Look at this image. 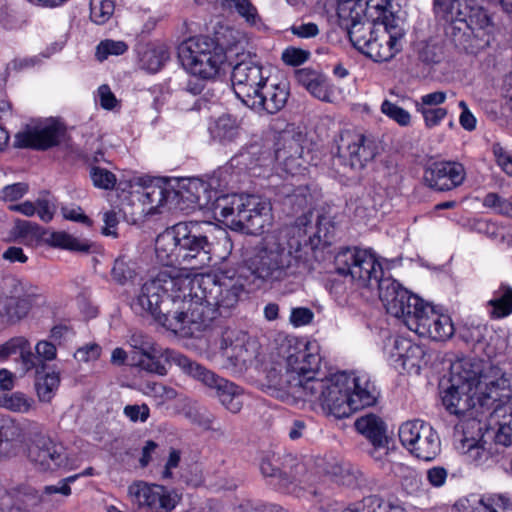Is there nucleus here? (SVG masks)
I'll return each mask as SVG.
<instances>
[{
    "instance_id": "ddd939ff",
    "label": "nucleus",
    "mask_w": 512,
    "mask_h": 512,
    "mask_svg": "<svg viewBox=\"0 0 512 512\" xmlns=\"http://www.w3.org/2000/svg\"><path fill=\"white\" fill-rule=\"evenodd\" d=\"M401 444L416 458L432 461L441 451V441L434 428L422 420H411L399 428Z\"/></svg>"
},
{
    "instance_id": "052dcab7",
    "label": "nucleus",
    "mask_w": 512,
    "mask_h": 512,
    "mask_svg": "<svg viewBox=\"0 0 512 512\" xmlns=\"http://www.w3.org/2000/svg\"><path fill=\"white\" fill-rule=\"evenodd\" d=\"M417 111L423 115L425 125L432 128L438 125L447 115V110L441 107H424L416 105Z\"/></svg>"
},
{
    "instance_id": "338daca9",
    "label": "nucleus",
    "mask_w": 512,
    "mask_h": 512,
    "mask_svg": "<svg viewBox=\"0 0 512 512\" xmlns=\"http://www.w3.org/2000/svg\"><path fill=\"white\" fill-rule=\"evenodd\" d=\"M492 150L497 164L507 175L512 176V155L506 152L499 143L493 144Z\"/></svg>"
},
{
    "instance_id": "de8ad7c7",
    "label": "nucleus",
    "mask_w": 512,
    "mask_h": 512,
    "mask_svg": "<svg viewBox=\"0 0 512 512\" xmlns=\"http://www.w3.org/2000/svg\"><path fill=\"white\" fill-rule=\"evenodd\" d=\"M136 275L134 264L127 261L125 257H118L111 270L113 280L119 285H125Z\"/></svg>"
},
{
    "instance_id": "bf43d9fd",
    "label": "nucleus",
    "mask_w": 512,
    "mask_h": 512,
    "mask_svg": "<svg viewBox=\"0 0 512 512\" xmlns=\"http://www.w3.org/2000/svg\"><path fill=\"white\" fill-rule=\"evenodd\" d=\"M129 344L133 348L131 354H149L157 347L150 337L141 332H134L129 338Z\"/></svg>"
},
{
    "instance_id": "5701e85b",
    "label": "nucleus",
    "mask_w": 512,
    "mask_h": 512,
    "mask_svg": "<svg viewBox=\"0 0 512 512\" xmlns=\"http://www.w3.org/2000/svg\"><path fill=\"white\" fill-rule=\"evenodd\" d=\"M445 33L458 50L469 54L479 53L489 47L492 41L487 33L477 34L460 18L449 23Z\"/></svg>"
},
{
    "instance_id": "58836bf2",
    "label": "nucleus",
    "mask_w": 512,
    "mask_h": 512,
    "mask_svg": "<svg viewBox=\"0 0 512 512\" xmlns=\"http://www.w3.org/2000/svg\"><path fill=\"white\" fill-rule=\"evenodd\" d=\"M488 305L492 308L490 312L492 318L500 319L509 316L512 313V288L506 284H500L494 290Z\"/></svg>"
},
{
    "instance_id": "e2e57ef3",
    "label": "nucleus",
    "mask_w": 512,
    "mask_h": 512,
    "mask_svg": "<svg viewBox=\"0 0 512 512\" xmlns=\"http://www.w3.org/2000/svg\"><path fill=\"white\" fill-rule=\"evenodd\" d=\"M309 57V52L300 48H286L281 56L282 61L291 66H298L304 63Z\"/></svg>"
},
{
    "instance_id": "2eb2a0df",
    "label": "nucleus",
    "mask_w": 512,
    "mask_h": 512,
    "mask_svg": "<svg viewBox=\"0 0 512 512\" xmlns=\"http://www.w3.org/2000/svg\"><path fill=\"white\" fill-rule=\"evenodd\" d=\"M260 471L271 478L278 489L287 494H296L299 490V474L304 466L291 454L269 452L262 456Z\"/></svg>"
},
{
    "instance_id": "393cba45",
    "label": "nucleus",
    "mask_w": 512,
    "mask_h": 512,
    "mask_svg": "<svg viewBox=\"0 0 512 512\" xmlns=\"http://www.w3.org/2000/svg\"><path fill=\"white\" fill-rule=\"evenodd\" d=\"M284 208L289 214L302 213L295 220L294 229L298 230V236L303 229L304 234H307V226L311 224L312 217V204L313 196L307 186H299L291 192H285L282 200Z\"/></svg>"
},
{
    "instance_id": "4468645a",
    "label": "nucleus",
    "mask_w": 512,
    "mask_h": 512,
    "mask_svg": "<svg viewBox=\"0 0 512 512\" xmlns=\"http://www.w3.org/2000/svg\"><path fill=\"white\" fill-rule=\"evenodd\" d=\"M67 136L65 124L58 118H46L33 125H27L15 134V148H30L46 151L62 144Z\"/></svg>"
},
{
    "instance_id": "6ab92c4d",
    "label": "nucleus",
    "mask_w": 512,
    "mask_h": 512,
    "mask_svg": "<svg viewBox=\"0 0 512 512\" xmlns=\"http://www.w3.org/2000/svg\"><path fill=\"white\" fill-rule=\"evenodd\" d=\"M28 458L42 472H52L69 465L65 448L42 433L34 435L28 447Z\"/></svg>"
},
{
    "instance_id": "1a4fd4ad",
    "label": "nucleus",
    "mask_w": 512,
    "mask_h": 512,
    "mask_svg": "<svg viewBox=\"0 0 512 512\" xmlns=\"http://www.w3.org/2000/svg\"><path fill=\"white\" fill-rule=\"evenodd\" d=\"M378 16L372 21L381 20L380 32L376 33L361 51L376 62L391 60L402 50V41L405 36L404 20L391 9H379Z\"/></svg>"
},
{
    "instance_id": "79ce46f5",
    "label": "nucleus",
    "mask_w": 512,
    "mask_h": 512,
    "mask_svg": "<svg viewBox=\"0 0 512 512\" xmlns=\"http://www.w3.org/2000/svg\"><path fill=\"white\" fill-rule=\"evenodd\" d=\"M0 407L15 413H28L34 409L35 401L25 393L16 391L0 395Z\"/></svg>"
},
{
    "instance_id": "13d9d810",
    "label": "nucleus",
    "mask_w": 512,
    "mask_h": 512,
    "mask_svg": "<svg viewBox=\"0 0 512 512\" xmlns=\"http://www.w3.org/2000/svg\"><path fill=\"white\" fill-rule=\"evenodd\" d=\"M463 446L467 447L466 457L475 464L483 463L490 457V452L484 447V442L467 440Z\"/></svg>"
},
{
    "instance_id": "37998d69",
    "label": "nucleus",
    "mask_w": 512,
    "mask_h": 512,
    "mask_svg": "<svg viewBox=\"0 0 512 512\" xmlns=\"http://www.w3.org/2000/svg\"><path fill=\"white\" fill-rule=\"evenodd\" d=\"M472 0H434V11L448 23L456 21L462 15L466 16L464 5Z\"/></svg>"
},
{
    "instance_id": "f8f14e48",
    "label": "nucleus",
    "mask_w": 512,
    "mask_h": 512,
    "mask_svg": "<svg viewBox=\"0 0 512 512\" xmlns=\"http://www.w3.org/2000/svg\"><path fill=\"white\" fill-rule=\"evenodd\" d=\"M178 362L182 371L201 382L211 390H214L221 404L230 412L238 413L243 407V389L235 383L220 377L205 366L179 357Z\"/></svg>"
},
{
    "instance_id": "9d476101",
    "label": "nucleus",
    "mask_w": 512,
    "mask_h": 512,
    "mask_svg": "<svg viewBox=\"0 0 512 512\" xmlns=\"http://www.w3.org/2000/svg\"><path fill=\"white\" fill-rule=\"evenodd\" d=\"M321 358L318 353H313L305 344L303 348H290L286 359V371L280 377L281 389L287 391L295 399L303 398L308 382L318 380L315 374L318 372Z\"/></svg>"
},
{
    "instance_id": "f03ea898",
    "label": "nucleus",
    "mask_w": 512,
    "mask_h": 512,
    "mask_svg": "<svg viewBox=\"0 0 512 512\" xmlns=\"http://www.w3.org/2000/svg\"><path fill=\"white\" fill-rule=\"evenodd\" d=\"M215 226L208 221H184L161 232L155 240L157 260L165 266L198 271L210 266Z\"/></svg>"
},
{
    "instance_id": "6e6d98bb",
    "label": "nucleus",
    "mask_w": 512,
    "mask_h": 512,
    "mask_svg": "<svg viewBox=\"0 0 512 512\" xmlns=\"http://www.w3.org/2000/svg\"><path fill=\"white\" fill-rule=\"evenodd\" d=\"M479 505L480 512H512V504L501 495L483 498Z\"/></svg>"
},
{
    "instance_id": "3c124183",
    "label": "nucleus",
    "mask_w": 512,
    "mask_h": 512,
    "mask_svg": "<svg viewBox=\"0 0 512 512\" xmlns=\"http://www.w3.org/2000/svg\"><path fill=\"white\" fill-rule=\"evenodd\" d=\"M25 346L26 347L21 350L17 359V362L21 364L23 372L27 374L34 370L36 373L40 369H46L47 364L40 362L39 356L32 352L30 341H28Z\"/></svg>"
},
{
    "instance_id": "c03bdc74",
    "label": "nucleus",
    "mask_w": 512,
    "mask_h": 512,
    "mask_svg": "<svg viewBox=\"0 0 512 512\" xmlns=\"http://www.w3.org/2000/svg\"><path fill=\"white\" fill-rule=\"evenodd\" d=\"M168 59L169 53L166 47L153 46L142 52L140 63L142 68L154 73L159 71Z\"/></svg>"
},
{
    "instance_id": "a878e982",
    "label": "nucleus",
    "mask_w": 512,
    "mask_h": 512,
    "mask_svg": "<svg viewBox=\"0 0 512 512\" xmlns=\"http://www.w3.org/2000/svg\"><path fill=\"white\" fill-rule=\"evenodd\" d=\"M179 357L189 359L179 352L171 349H161L157 346L153 349V352L149 354H131V361L132 365L140 368L141 370L163 376L167 374V368L162 360L166 363H174L181 368V365L178 362Z\"/></svg>"
},
{
    "instance_id": "f3484780",
    "label": "nucleus",
    "mask_w": 512,
    "mask_h": 512,
    "mask_svg": "<svg viewBox=\"0 0 512 512\" xmlns=\"http://www.w3.org/2000/svg\"><path fill=\"white\" fill-rule=\"evenodd\" d=\"M337 158L341 164L360 170L379 153L378 143L361 133L345 131L340 135Z\"/></svg>"
},
{
    "instance_id": "72a5a7b5",
    "label": "nucleus",
    "mask_w": 512,
    "mask_h": 512,
    "mask_svg": "<svg viewBox=\"0 0 512 512\" xmlns=\"http://www.w3.org/2000/svg\"><path fill=\"white\" fill-rule=\"evenodd\" d=\"M211 137L221 144L234 142L240 134V123L230 114L221 115L209 128Z\"/></svg>"
},
{
    "instance_id": "b1692460",
    "label": "nucleus",
    "mask_w": 512,
    "mask_h": 512,
    "mask_svg": "<svg viewBox=\"0 0 512 512\" xmlns=\"http://www.w3.org/2000/svg\"><path fill=\"white\" fill-rule=\"evenodd\" d=\"M289 97V87L285 82L269 83L263 85L261 91L252 96L247 107L257 113L275 114L282 110Z\"/></svg>"
},
{
    "instance_id": "0eeeda50",
    "label": "nucleus",
    "mask_w": 512,
    "mask_h": 512,
    "mask_svg": "<svg viewBox=\"0 0 512 512\" xmlns=\"http://www.w3.org/2000/svg\"><path fill=\"white\" fill-rule=\"evenodd\" d=\"M479 363L470 360L458 361L451 366L450 386L444 391L442 403L450 414L476 418L481 409L475 398Z\"/></svg>"
},
{
    "instance_id": "7ed1b4c3",
    "label": "nucleus",
    "mask_w": 512,
    "mask_h": 512,
    "mask_svg": "<svg viewBox=\"0 0 512 512\" xmlns=\"http://www.w3.org/2000/svg\"><path fill=\"white\" fill-rule=\"evenodd\" d=\"M306 389L307 392L299 400L318 403L324 414L337 419L373 406L378 397L376 386L365 372L358 375L339 372L331 378L308 382Z\"/></svg>"
},
{
    "instance_id": "774afa93",
    "label": "nucleus",
    "mask_w": 512,
    "mask_h": 512,
    "mask_svg": "<svg viewBox=\"0 0 512 512\" xmlns=\"http://www.w3.org/2000/svg\"><path fill=\"white\" fill-rule=\"evenodd\" d=\"M242 512H288L277 504H262L247 501L239 506Z\"/></svg>"
},
{
    "instance_id": "f704fd0d",
    "label": "nucleus",
    "mask_w": 512,
    "mask_h": 512,
    "mask_svg": "<svg viewBox=\"0 0 512 512\" xmlns=\"http://www.w3.org/2000/svg\"><path fill=\"white\" fill-rule=\"evenodd\" d=\"M464 11L466 16L462 15L460 19L465 21L477 34L487 33L493 38L494 24L486 9L481 6H473L468 2L464 5Z\"/></svg>"
},
{
    "instance_id": "aec40b11",
    "label": "nucleus",
    "mask_w": 512,
    "mask_h": 512,
    "mask_svg": "<svg viewBox=\"0 0 512 512\" xmlns=\"http://www.w3.org/2000/svg\"><path fill=\"white\" fill-rule=\"evenodd\" d=\"M408 329L435 341H444L454 334L450 317L437 313L429 304H424L418 315L409 318Z\"/></svg>"
},
{
    "instance_id": "09e8293b",
    "label": "nucleus",
    "mask_w": 512,
    "mask_h": 512,
    "mask_svg": "<svg viewBox=\"0 0 512 512\" xmlns=\"http://www.w3.org/2000/svg\"><path fill=\"white\" fill-rule=\"evenodd\" d=\"M36 213L43 222H50L56 212L55 199L49 191H41L35 201Z\"/></svg>"
},
{
    "instance_id": "39448f33",
    "label": "nucleus",
    "mask_w": 512,
    "mask_h": 512,
    "mask_svg": "<svg viewBox=\"0 0 512 512\" xmlns=\"http://www.w3.org/2000/svg\"><path fill=\"white\" fill-rule=\"evenodd\" d=\"M211 210L235 231L258 235L271 226V205L256 195L221 194L211 202Z\"/></svg>"
},
{
    "instance_id": "dca6fc26",
    "label": "nucleus",
    "mask_w": 512,
    "mask_h": 512,
    "mask_svg": "<svg viewBox=\"0 0 512 512\" xmlns=\"http://www.w3.org/2000/svg\"><path fill=\"white\" fill-rule=\"evenodd\" d=\"M127 497L138 512H171L177 503L176 495L166 487L143 480H135L128 486Z\"/></svg>"
},
{
    "instance_id": "e433bc0d",
    "label": "nucleus",
    "mask_w": 512,
    "mask_h": 512,
    "mask_svg": "<svg viewBox=\"0 0 512 512\" xmlns=\"http://www.w3.org/2000/svg\"><path fill=\"white\" fill-rule=\"evenodd\" d=\"M207 184L199 179H189L179 183L175 194L182 200L188 201L198 206L208 205L211 196L206 197Z\"/></svg>"
},
{
    "instance_id": "8fccbe9b",
    "label": "nucleus",
    "mask_w": 512,
    "mask_h": 512,
    "mask_svg": "<svg viewBox=\"0 0 512 512\" xmlns=\"http://www.w3.org/2000/svg\"><path fill=\"white\" fill-rule=\"evenodd\" d=\"M13 233L22 242L33 241L41 237V227L31 221L17 219L14 224Z\"/></svg>"
},
{
    "instance_id": "69168bd1",
    "label": "nucleus",
    "mask_w": 512,
    "mask_h": 512,
    "mask_svg": "<svg viewBox=\"0 0 512 512\" xmlns=\"http://www.w3.org/2000/svg\"><path fill=\"white\" fill-rule=\"evenodd\" d=\"M29 190L27 183L18 182L5 186L1 191V197L5 201H16L22 198Z\"/></svg>"
},
{
    "instance_id": "680f3d73",
    "label": "nucleus",
    "mask_w": 512,
    "mask_h": 512,
    "mask_svg": "<svg viewBox=\"0 0 512 512\" xmlns=\"http://www.w3.org/2000/svg\"><path fill=\"white\" fill-rule=\"evenodd\" d=\"M230 7H235L238 13L248 22L255 23L257 11L249 0H224Z\"/></svg>"
},
{
    "instance_id": "423d86ee",
    "label": "nucleus",
    "mask_w": 512,
    "mask_h": 512,
    "mask_svg": "<svg viewBox=\"0 0 512 512\" xmlns=\"http://www.w3.org/2000/svg\"><path fill=\"white\" fill-rule=\"evenodd\" d=\"M339 25L346 30L352 45L362 51L370 39L380 32L381 20L372 21L378 16L379 9H391L390 0H336Z\"/></svg>"
},
{
    "instance_id": "a19ab883",
    "label": "nucleus",
    "mask_w": 512,
    "mask_h": 512,
    "mask_svg": "<svg viewBox=\"0 0 512 512\" xmlns=\"http://www.w3.org/2000/svg\"><path fill=\"white\" fill-rule=\"evenodd\" d=\"M374 286L378 288L379 298L385 306L388 313H397L396 305L392 303L393 296L400 293V289H405L397 280L390 276H379Z\"/></svg>"
},
{
    "instance_id": "412c9836",
    "label": "nucleus",
    "mask_w": 512,
    "mask_h": 512,
    "mask_svg": "<svg viewBox=\"0 0 512 512\" xmlns=\"http://www.w3.org/2000/svg\"><path fill=\"white\" fill-rule=\"evenodd\" d=\"M466 178L464 166L459 162L438 161L430 164L423 174L424 183L439 192L450 191L460 186Z\"/></svg>"
},
{
    "instance_id": "49530a36",
    "label": "nucleus",
    "mask_w": 512,
    "mask_h": 512,
    "mask_svg": "<svg viewBox=\"0 0 512 512\" xmlns=\"http://www.w3.org/2000/svg\"><path fill=\"white\" fill-rule=\"evenodd\" d=\"M114 10L115 0H92L90 18L94 23L102 25L112 17Z\"/></svg>"
},
{
    "instance_id": "a211bd4d",
    "label": "nucleus",
    "mask_w": 512,
    "mask_h": 512,
    "mask_svg": "<svg viewBox=\"0 0 512 512\" xmlns=\"http://www.w3.org/2000/svg\"><path fill=\"white\" fill-rule=\"evenodd\" d=\"M268 80L269 76L264 67L252 59H245L235 64L231 72L232 89L244 105L261 91Z\"/></svg>"
},
{
    "instance_id": "5fc2aeb1",
    "label": "nucleus",
    "mask_w": 512,
    "mask_h": 512,
    "mask_svg": "<svg viewBox=\"0 0 512 512\" xmlns=\"http://www.w3.org/2000/svg\"><path fill=\"white\" fill-rule=\"evenodd\" d=\"M127 49L128 46L124 41L103 40L97 46L96 57L98 60L103 61L107 59L109 55H122Z\"/></svg>"
},
{
    "instance_id": "4d7b16f0",
    "label": "nucleus",
    "mask_w": 512,
    "mask_h": 512,
    "mask_svg": "<svg viewBox=\"0 0 512 512\" xmlns=\"http://www.w3.org/2000/svg\"><path fill=\"white\" fill-rule=\"evenodd\" d=\"M479 505L480 512H512V504L501 495L483 498Z\"/></svg>"
},
{
    "instance_id": "4be33fe9",
    "label": "nucleus",
    "mask_w": 512,
    "mask_h": 512,
    "mask_svg": "<svg viewBox=\"0 0 512 512\" xmlns=\"http://www.w3.org/2000/svg\"><path fill=\"white\" fill-rule=\"evenodd\" d=\"M220 352L223 366L227 369L242 371L252 362L254 352L250 351L246 343L245 334L233 330H225L220 340Z\"/></svg>"
},
{
    "instance_id": "bb28decb",
    "label": "nucleus",
    "mask_w": 512,
    "mask_h": 512,
    "mask_svg": "<svg viewBox=\"0 0 512 512\" xmlns=\"http://www.w3.org/2000/svg\"><path fill=\"white\" fill-rule=\"evenodd\" d=\"M334 232L335 228L330 218L324 215L318 216L315 228L308 224L307 234H303L306 238L299 240L297 246H300L302 242L309 245L312 250L321 246H329L333 241ZM300 233H304L303 230ZM299 237H302V234Z\"/></svg>"
},
{
    "instance_id": "6e6552de",
    "label": "nucleus",
    "mask_w": 512,
    "mask_h": 512,
    "mask_svg": "<svg viewBox=\"0 0 512 512\" xmlns=\"http://www.w3.org/2000/svg\"><path fill=\"white\" fill-rule=\"evenodd\" d=\"M298 257L276 240H267L246 261V270L263 282H279L295 273Z\"/></svg>"
},
{
    "instance_id": "c85d7f7f",
    "label": "nucleus",
    "mask_w": 512,
    "mask_h": 512,
    "mask_svg": "<svg viewBox=\"0 0 512 512\" xmlns=\"http://www.w3.org/2000/svg\"><path fill=\"white\" fill-rule=\"evenodd\" d=\"M32 300L29 296L0 297V318L9 324H15L29 314Z\"/></svg>"
},
{
    "instance_id": "0e129e2a",
    "label": "nucleus",
    "mask_w": 512,
    "mask_h": 512,
    "mask_svg": "<svg viewBox=\"0 0 512 512\" xmlns=\"http://www.w3.org/2000/svg\"><path fill=\"white\" fill-rule=\"evenodd\" d=\"M123 413L132 422H145L150 416V408L145 403L141 405H126Z\"/></svg>"
},
{
    "instance_id": "603ef678",
    "label": "nucleus",
    "mask_w": 512,
    "mask_h": 512,
    "mask_svg": "<svg viewBox=\"0 0 512 512\" xmlns=\"http://www.w3.org/2000/svg\"><path fill=\"white\" fill-rule=\"evenodd\" d=\"M90 177L95 187L104 190L114 189L117 182V178L114 173L97 166L90 169Z\"/></svg>"
},
{
    "instance_id": "ea45409f",
    "label": "nucleus",
    "mask_w": 512,
    "mask_h": 512,
    "mask_svg": "<svg viewBox=\"0 0 512 512\" xmlns=\"http://www.w3.org/2000/svg\"><path fill=\"white\" fill-rule=\"evenodd\" d=\"M302 134L295 130L293 125H287L286 128L279 133L276 157L294 156L300 153V142Z\"/></svg>"
},
{
    "instance_id": "a18cd8bd",
    "label": "nucleus",
    "mask_w": 512,
    "mask_h": 512,
    "mask_svg": "<svg viewBox=\"0 0 512 512\" xmlns=\"http://www.w3.org/2000/svg\"><path fill=\"white\" fill-rule=\"evenodd\" d=\"M27 501L31 502V504H37L41 501L35 489L30 487L23 488V490L19 489L6 512H27L29 505Z\"/></svg>"
},
{
    "instance_id": "2f4dec72",
    "label": "nucleus",
    "mask_w": 512,
    "mask_h": 512,
    "mask_svg": "<svg viewBox=\"0 0 512 512\" xmlns=\"http://www.w3.org/2000/svg\"><path fill=\"white\" fill-rule=\"evenodd\" d=\"M34 378L38 400L43 403L51 402L60 386V373L55 370L46 372V369H40L35 373Z\"/></svg>"
},
{
    "instance_id": "864d4df0",
    "label": "nucleus",
    "mask_w": 512,
    "mask_h": 512,
    "mask_svg": "<svg viewBox=\"0 0 512 512\" xmlns=\"http://www.w3.org/2000/svg\"><path fill=\"white\" fill-rule=\"evenodd\" d=\"M381 112L400 126L406 127L411 122L410 113L389 100L382 102Z\"/></svg>"
},
{
    "instance_id": "7c9ffc66",
    "label": "nucleus",
    "mask_w": 512,
    "mask_h": 512,
    "mask_svg": "<svg viewBox=\"0 0 512 512\" xmlns=\"http://www.w3.org/2000/svg\"><path fill=\"white\" fill-rule=\"evenodd\" d=\"M354 425L356 430L370 443L379 440H389L386 423L382 418L373 413L357 418Z\"/></svg>"
},
{
    "instance_id": "c9c22d12",
    "label": "nucleus",
    "mask_w": 512,
    "mask_h": 512,
    "mask_svg": "<svg viewBox=\"0 0 512 512\" xmlns=\"http://www.w3.org/2000/svg\"><path fill=\"white\" fill-rule=\"evenodd\" d=\"M214 53H225L222 46L206 36L190 39L180 51L181 61L186 58H205Z\"/></svg>"
},
{
    "instance_id": "f257e3e1",
    "label": "nucleus",
    "mask_w": 512,
    "mask_h": 512,
    "mask_svg": "<svg viewBox=\"0 0 512 512\" xmlns=\"http://www.w3.org/2000/svg\"><path fill=\"white\" fill-rule=\"evenodd\" d=\"M245 274L223 272L202 276L197 287L166 271L146 281L132 302L138 314H149L168 330L202 331L220 317H229L246 292Z\"/></svg>"
},
{
    "instance_id": "20e7f679",
    "label": "nucleus",
    "mask_w": 512,
    "mask_h": 512,
    "mask_svg": "<svg viewBox=\"0 0 512 512\" xmlns=\"http://www.w3.org/2000/svg\"><path fill=\"white\" fill-rule=\"evenodd\" d=\"M477 402L481 413L492 409L491 416L496 419L498 430L494 436L496 444H512V377L497 367H489L483 373L479 367L476 380Z\"/></svg>"
},
{
    "instance_id": "cd10ccee",
    "label": "nucleus",
    "mask_w": 512,
    "mask_h": 512,
    "mask_svg": "<svg viewBox=\"0 0 512 512\" xmlns=\"http://www.w3.org/2000/svg\"><path fill=\"white\" fill-rule=\"evenodd\" d=\"M226 58V53H214V55L206 56L203 59L186 58L182 61V65L192 75L209 80L215 78Z\"/></svg>"
},
{
    "instance_id": "c756f323",
    "label": "nucleus",
    "mask_w": 512,
    "mask_h": 512,
    "mask_svg": "<svg viewBox=\"0 0 512 512\" xmlns=\"http://www.w3.org/2000/svg\"><path fill=\"white\" fill-rule=\"evenodd\" d=\"M297 83L308 90L314 97L322 101H330V91L326 77L310 68H302L295 72Z\"/></svg>"
},
{
    "instance_id": "9b49d317",
    "label": "nucleus",
    "mask_w": 512,
    "mask_h": 512,
    "mask_svg": "<svg viewBox=\"0 0 512 512\" xmlns=\"http://www.w3.org/2000/svg\"><path fill=\"white\" fill-rule=\"evenodd\" d=\"M336 272L350 277L358 287H373L383 269L376 256L365 249L345 248L335 256Z\"/></svg>"
},
{
    "instance_id": "473e14b6",
    "label": "nucleus",
    "mask_w": 512,
    "mask_h": 512,
    "mask_svg": "<svg viewBox=\"0 0 512 512\" xmlns=\"http://www.w3.org/2000/svg\"><path fill=\"white\" fill-rule=\"evenodd\" d=\"M392 303L396 305L397 313H390L396 318L403 319L404 324L408 327V320L411 316H416L422 310L424 302L407 289H400V293H396Z\"/></svg>"
},
{
    "instance_id": "4c0bfd02",
    "label": "nucleus",
    "mask_w": 512,
    "mask_h": 512,
    "mask_svg": "<svg viewBox=\"0 0 512 512\" xmlns=\"http://www.w3.org/2000/svg\"><path fill=\"white\" fill-rule=\"evenodd\" d=\"M46 242L52 247L66 249L72 252L90 253L92 248V243L90 241L74 237L64 231L50 233Z\"/></svg>"
}]
</instances>
